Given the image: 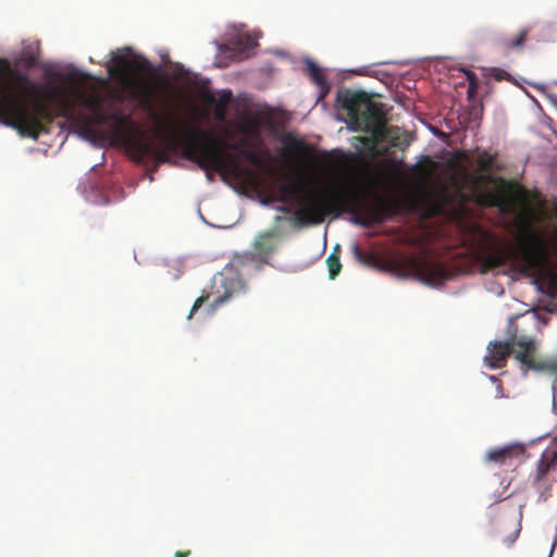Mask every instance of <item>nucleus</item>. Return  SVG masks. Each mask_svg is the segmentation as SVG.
<instances>
[{
    "mask_svg": "<svg viewBox=\"0 0 557 557\" xmlns=\"http://www.w3.org/2000/svg\"><path fill=\"white\" fill-rule=\"evenodd\" d=\"M159 133L165 145V149L157 154L159 161H168V151L182 149L185 159L196 162L203 170L234 175L242 172L237 157L226 151L231 149L240 156V149L245 148L239 144L228 143L213 133L183 123L174 113L168 120L160 121Z\"/></svg>",
    "mask_w": 557,
    "mask_h": 557,
    "instance_id": "obj_1",
    "label": "nucleus"
},
{
    "mask_svg": "<svg viewBox=\"0 0 557 557\" xmlns=\"http://www.w3.org/2000/svg\"><path fill=\"white\" fill-rule=\"evenodd\" d=\"M299 205L294 216L300 225L320 224L327 214L349 212L354 214L355 223L371 227L396 214L392 202L376 193H372V199L366 201L359 189L352 185H335L322 191H309Z\"/></svg>",
    "mask_w": 557,
    "mask_h": 557,
    "instance_id": "obj_2",
    "label": "nucleus"
},
{
    "mask_svg": "<svg viewBox=\"0 0 557 557\" xmlns=\"http://www.w3.org/2000/svg\"><path fill=\"white\" fill-rule=\"evenodd\" d=\"M41 86L0 58V122L20 135L37 139L45 132L42 121L52 120L49 107L40 100Z\"/></svg>",
    "mask_w": 557,
    "mask_h": 557,
    "instance_id": "obj_3",
    "label": "nucleus"
},
{
    "mask_svg": "<svg viewBox=\"0 0 557 557\" xmlns=\"http://www.w3.org/2000/svg\"><path fill=\"white\" fill-rule=\"evenodd\" d=\"M509 261L519 265L520 272L528 276L546 278L548 287L557 295V273L548 269L546 247L536 234L522 236L518 247L511 244L495 246L482 256L481 272L487 273Z\"/></svg>",
    "mask_w": 557,
    "mask_h": 557,
    "instance_id": "obj_4",
    "label": "nucleus"
},
{
    "mask_svg": "<svg viewBox=\"0 0 557 557\" xmlns=\"http://www.w3.org/2000/svg\"><path fill=\"white\" fill-rule=\"evenodd\" d=\"M159 67L153 66L144 57L129 58L127 54L113 53L111 65L108 72L111 77L117 79L129 89V96L136 99L144 110L156 116L154 98L156 86L150 81H141L133 75V72L140 74H154Z\"/></svg>",
    "mask_w": 557,
    "mask_h": 557,
    "instance_id": "obj_5",
    "label": "nucleus"
},
{
    "mask_svg": "<svg viewBox=\"0 0 557 557\" xmlns=\"http://www.w3.org/2000/svg\"><path fill=\"white\" fill-rule=\"evenodd\" d=\"M341 102L351 129L370 133L376 139L384 137L386 119L383 103L374 101L364 91H347Z\"/></svg>",
    "mask_w": 557,
    "mask_h": 557,
    "instance_id": "obj_6",
    "label": "nucleus"
},
{
    "mask_svg": "<svg viewBox=\"0 0 557 557\" xmlns=\"http://www.w3.org/2000/svg\"><path fill=\"white\" fill-rule=\"evenodd\" d=\"M393 270L401 275H413L419 281L429 285H438L448 278L446 269L438 262L426 258L400 255L391 261Z\"/></svg>",
    "mask_w": 557,
    "mask_h": 557,
    "instance_id": "obj_7",
    "label": "nucleus"
},
{
    "mask_svg": "<svg viewBox=\"0 0 557 557\" xmlns=\"http://www.w3.org/2000/svg\"><path fill=\"white\" fill-rule=\"evenodd\" d=\"M79 98L83 106L90 111V115L77 114L76 119L79 121L84 128H89L94 125H100L108 122H113L116 128H122L129 121L128 116H125L119 112L106 113L103 111L102 99L95 95L81 94Z\"/></svg>",
    "mask_w": 557,
    "mask_h": 557,
    "instance_id": "obj_8",
    "label": "nucleus"
},
{
    "mask_svg": "<svg viewBox=\"0 0 557 557\" xmlns=\"http://www.w3.org/2000/svg\"><path fill=\"white\" fill-rule=\"evenodd\" d=\"M535 343L531 339L520 338L511 343V352L522 366L529 369L537 368L534 361Z\"/></svg>",
    "mask_w": 557,
    "mask_h": 557,
    "instance_id": "obj_9",
    "label": "nucleus"
},
{
    "mask_svg": "<svg viewBox=\"0 0 557 557\" xmlns=\"http://www.w3.org/2000/svg\"><path fill=\"white\" fill-rule=\"evenodd\" d=\"M510 354L511 343L494 342L488 346V354L485 356V361L491 368L499 369L505 366Z\"/></svg>",
    "mask_w": 557,
    "mask_h": 557,
    "instance_id": "obj_10",
    "label": "nucleus"
},
{
    "mask_svg": "<svg viewBox=\"0 0 557 557\" xmlns=\"http://www.w3.org/2000/svg\"><path fill=\"white\" fill-rule=\"evenodd\" d=\"M275 237L274 231H268L259 234L253 242L255 253L261 259L267 260L275 250Z\"/></svg>",
    "mask_w": 557,
    "mask_h": 557,
    "instance_id": "obj_11",
    "label": "nucleus"
},
{
    "mask_svg": "<svg viewBox=\"0 0 557 557\" xmlns=\"http://www.w3.org/2000/svg\"><path fill=\"white\" fill-rule=\"evenodd\" d=\"M282 141L284 144V153L288 157L305 160L311 153V148L302 139L290 134L286 135Z\"/></svg>",
    "mask_w": 557,
    "mask_h": 557,
    "instance_id": "obj_12",
    "label": "nucleus"
},
{
    "mask_svg": "<svg viewBox=\"0 0 557 557\" xmlns=\"http://www.w3.org/2000/svg\"><path fill=\"white\" fill-rule=\"evenodd\" d=\"M530 30L531 28L525 26L515 36H505L499 38L498 44L505 51L522 50Z\"/></svg>",
    "mask_w": 557,
    "mask_h": 557,
    "instance_id": "obj_13",
    "label": "nucleus"
},
{
    "mask_svg": "<svg viewBox=\"0 0 557 557\" xmlns=\"http://www.w3.org/2000/svg\"><path fill=\"white\" fill-rule=\"evenodd\" d=\"M307 74L309 75L310 79L320 88L321 97H324L330 90V85L326 81L323 70L319 67V65L313 61L309 60L307 62Z\"/></svg>",
    "mask_w": 557,
    "mask_h": 557,
    "instance_id": "obj_14",
    "label": "nucleus"
},
{
    "mask_svg": "<svg viewBox=\"0 0 557 557\" xmlns=\"http://www.w3.org/2000/svg\"><path fill=\"white\" fill-rule=\"evenodd\" d=\"M479 203L486 206H497L504 212H512L515 210V203L512 199H499L494 194H487L484 199L479 201Z\"/></svg>",
    "mask_w": 557,
    "mask_h": 557,
    "instance_id": "obj_15",
    "label": "nucleus"
},
{
    "mask_svg": "<svg viewBox=\"0 0 557 557\" xmlns=\"http://www.w3.org/2000/svg\"><path fill=\"white\" fill-rule=\"evenodd\" d=\"M511 456H512V448L503 447V448L491 450L486 455V460L503 465L507 461V459L511 458Z\"/></svg>",
    "mask_w": 557,
    "mask_h": 557,
    "instance_id": "obj_16",
    "label": "nucleus"
},
{
    "mask_svg": "<svg viewBox=\"0 0 557 557\" xmlns=\"http://www.w3.org/2000/svg\"><path fill=\"white\" fill-rule=\"evenodd\" d=\"M326 264L329 269V275L331 280H334L341 272L342 263L339 261V255L337 249H335L326 259Z\"/></svg>",
    "mask_w": 557,
    "mask_h": 557,
    "instance_id": "obj_17",
    "label": "nucleus"
},
{
    "mask_svg": "<svg viewBox=\"0 0 557 557\" xmlns=\"http://www.w3.org/2000/svg\"><path fill=\"white\" fill-rule=\"evenodd\" d=\"M300 190V185L297 183L285 184L280 187L278 200L283 203L288 202L290 197L296 196Z\"/></svg>",
    "mask_w": 557,
    "mask_h": 557,
    "instance_id": "obj_18",
    "label": "nucleus"
},
{
    "mask_svg": "<svg viewBox=\"0 0 557 557\" xmlns=\"http://www.w3.org/2000/svg\"><path fill=\"white\" fill-rule=\"evenodd\" d=\"M495 158L486 151H482L476 157L478 169L482 172L491 171L494 168Z\"/></svg>",
    "mask_w": 557,
    "mask_h": 557,
    "instance_id": "obj_19",
    "label": "nucleus"
},
{
    "mask_svg": "<svg viewBox=\"0 0 557 557\" xmlns=\"http://www.w3.org/2000/svg\"><path fill=\"white\" fill-rule=\"evenodd\" d=\"M232 99V92L224 91L223 95L220 97V99L216 102V110H215V117L218 120H224L225 116V109L228 102Z\"/></svg>",
    "mask_w": 557,
    "mask_h": 557,
    "instance_id": "obj_20",
    "label": "nucleus"
},
{
    "mask_svg": "<svg viewBox=\"0 0 557 557\" xmlns=\"http://www.w3.org/2000/svg\"><path fill=\"white\" fill-rule=\"evenodd\" d=\"M240 156L245 157L252 165L257 168H262L263 162L261 158L258 156V153L251 149H240Z\"/></svg>",
    "mask_w": 557,
    "mask_h": 557,
    "instance_id": "obj_21",
    "label": "nucleus"
},
{
    "mask_svg": "<svg viewBox=\"0 0 557 557\" xmlns=\"http://www.w3.org/2000/svg\"><path fill=\"white\" fill-rule=\"evenodd\" d=\"M256 45L257 44L250 37L238 38V40L236 41L237 49L242 51L251 50L255 48Z\"/></svg>",
    "mask_w": 557,
    "mask_h": 557,
    "instance_id": "obj_22",
    "label": "nucleus"
},
{
    "mask_svg": "<svg viewBox=\"0 0 557 557\" xmlns=\"http://www.w3.org/2000/svg\"><path fill=\"white\" fill-rule=\"evenodd\" d=\"M490 76L493 77L497 82H500V81H509L510 82L511 81L510 74L502 69H496V67L492 69Z\"/></svg>",
    "mask_w": 557,
    "mask_h": 557,
    "instance_id": "obj_23",
    "label": "nucleus"
},
{
    "mask_svg": "<svg viewBox=\"0 0 557 557\" xmlns=\"http://www.w3.org/2000/svg\"><path fill=\"white\" fill-rule=\"evenodd\" d=\"M466 75L467 79L469 81L468 94L472 96L476 91L479 86L478 78L476 75L471 71H467Z\"/></svg>",
    "mask_w": 557,
    "mask_h": 557,
    "instance_id": "obj_24",
    "label": "nucleus"
},
{
    "mask_svg": "<svg viewBox=\"0 0 557 557\" xmlns=\"http://www.w3.org/2000/svg\"><path fill=\"white\" fill-rule=\"evenodd\" d=\"M61 103L63 106V115L72 119L74 116L73 102L67 97H64Z\"/></svg>",
    "mask_w": 557,
    "mask_h": 557,
    "instance_id": "obj_25",
    "label": "nucleus"
},
{
    "mask_svg": "<svg viewBox=\"0 0 557 557\" xmlns=\"http://www.w3.org/2000/svg\"><path fill=\"white\" fill-rule=\"evenodd\" d=\"M209 296L206 295V296H200L196 299V301L194 302L191 309H190V312L188 314V319H191V317L194 315V313L205 304L207 302Z\"/></svg>",
    "mask_w": 557,
    "mask_h": 557,
    "instance_id": "obj_26",
    "label": "nucleus"
},
{
    "mask_svg": "<svg viewBox=\"0 0 557 557\" xmlns=\"http://www.w3.org/2000/svg\"><path fill=\"white\" fill-rule=\"evenodd\" d=\"M230 298L228 294H225L222 297H218L214 299V301L210 305V312L214 311L218 307H220L223 302H225Z\"/></svg>",
    "mask_w": 557,
    "mask_h": 557,
    "instance_id": "obj_27",
    "label": "nucleus"
},
{
    "mask_svg": "<svg viewBox=\"0 0 557 557\" xmlns=\"http://www.w3.org/2000/svg\"><path fill=\"white\" fill-rule=\"evenodd\" d=\"M542 367L557 375V360L547 361Z\"/></svg>",
    "mask_w": 557,
    "mask_h": 557,
    "instance_id": "obj_28",
    "label": "nucleus"
},
{
    "mask_svg": "<svg viewBox=\"0 0 557 557\" xmlns=\"http://www.w3.org/2000/svg\"><path fill=\"white\" fill-rule=\"evenodd\" d=\"M354 250H355V253H356L357 258L359 260H362L363 259V253H362L361 249L356 245L354 247Z\"/></svg>",
    "mask_w": 557,
    "mask_h": 557,
    "instance_id": "obj_29",
    "label": "nucleus"
},
{
    "mask_svg": "<svg viewBox=\"0 0 557 557\" xmlns=\"http://www.w3.org/2000/svg\"><path fill=\"white\" fill-rule=\"evenodd\" d=\"M190 555V550H187V552H182V550H177L175 554H174V557H187Z\"/></svg>",
    "mask_w": 557,
    "mask_h": 557,
    "instance_id": "obj_30",
    "label": "nucleus"
},
{
    "mask_svg": "<svg viewBox=\"0 0 557 557\" xmlns=\"http://www.w3.org/2000/svg\"><path fill=\"white\" fill-rule=\"evenodd\" d=\"M89 77H90V75H89V74H87V73H81V74H79V78H82V79H87V78H89Z\"/></svg>",
    "mask_w": 557,
    "mask_h": 557,
    "instance_id": "obj_31",
    "label": "nucleus"
},
{
    "mask_svg": "<svg viewBox=\"0 0 557 557\" xmlns=\"http://www.w3.org/2000/svg\"><path fill=\"white\" fill-rule=\"evenodd\" d=\"M140 148L144 150V151H148L149 150V146L148 145H139Z\"/></svg>",
    "mask_w": 557,
    "mask_h": 557,
    "instance_id": "obj_32",
    "label": "nucleus"
},
{
    "mask_svg": "<svg viewBox=\"0 0 557 557\" xmlns=\"http://www.w3.org/2000/svg\"><path fill=\"white\" fill-rule=\"evenodd\" d=\"M209 101H210V102H214V101H215L214 97H213V96H210V97H209Z\"/></svg>",
    "mask_w": 557,
    "mask_h": 557,
    "instance_id": "obj_33",
    "label": "nucleus"
},
{
    "mask_svg": "<svg viewBox=\"0 0 557 557\" xmlns=\"http://www.w3.org/2000/svg\"><path fill=\"white\" fill-rule=\"evenodd\" d=\"M373 187H374V184H373V183H371V185H370V190H371V191H373Z\"/></svg>",
    "mask_w": 557,
    "mask_h": 557,
    "instance_id": "obj_34",
    "label": "nucleus"
},
{
    "mask_svg": "<svg viewBox=\"0 0 557 557\" xmlns=\"http://www.w3.org/2000/svg\"><path fill=\"white\" fill-rule=\"evenodd\" d=\"M282 211L288 212L289 210L287 208H283Z\"/></svg>",
    "mask_w": 557,
    "mask_h": 557,
    "instance_id": "obj_35",
    "label": "nucleus"
}]
</instances>
